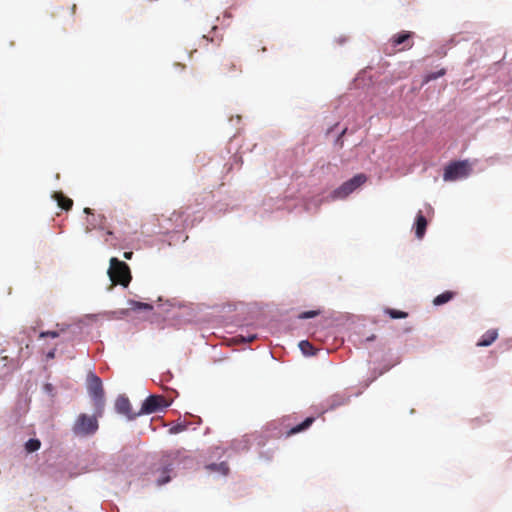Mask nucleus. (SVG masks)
<instances>
[{
	"mask_svg": "<svg viewBox=\"0 0 512 512\" xmlns=\"http://www.w3.org/2000/svg\"><path fill=\"white\" fill-rule=\"evenodd\" d=\"M108 275L114 285L127 287L132 279L129 266L119 259L113 257L110 259Z\"/></svg>",
	"mask_w": 512,
	"mask_h": 512,
	"instance_id": "obj_1",
	"label": "nucleus"
},
{
	"mask_svg": "<svg viewBox=\"0 0 512 512\" xmlns=\"http://www.w3.org/2000/svg\"><path fill=\"white\" fill-rule=\"evenodd\" d=\"M97 416L99 415L79 414L72 427L74 435L86 437L95 434L99 427Z\"/></svg>",
	"mask_w": 512,
	"mask_h": 512,
	"instance_id": "obj_2",
	"label": "nucleus"
},
{
	"mask_svg": "<svg viewBox=\"0 0 512 512\" xmlns=\"http://www.w3.org/2000/svg\"><path fill=\"white\" fill-rule=\"evenodd\" d=\"M367 181V176L363 173L355 175L353 178L344 182L341 186L335 189L330 197L332 200L336 199H345L352 192H354L357 188L362 186Z\"/></svg>",
	"mask_w": 512,
	"mask_h": 512,
	"instance_id": "obj_3",
	"label": "nucleus"
},
{
	"mask_svg": "<svg viewBox=\"0 0 512 512\" xmlns=\"http://www.w3.org/2000/svg\"><path fill=\"white\" fill-rule=\"evenodd\" d=\"M87 389L89 395L95 401V406L98 410V415H101L104 405V390L101 379L94 373H90L88 375Z\"/></svg>",
	"mask_w": 512,
	"mask_h": 512,
	"instance_id": "obj_4",
	"label": "nucleus"
},
{
	"mask_svg": "<svg viewBox=\"0 0 512 512\" xmlns=\"http://www.w3.org/2000/svg\"><path fill=\"white\" fill-rule=\"evenodd\" d=\"M470 172L468 161H456L445 167L443 178L445 181H455L467 177Z\"/></svg>",
	"mask_w": 512,
	"mask_h": 512,
	"instance_id": "obj_5",
	"label": "nucleus"
},
{
	"mask_svg": "<svg viewBox=\"0 0 512 512\" xmlns=\"http://www.w3.org/2000/svg\"><path fill=\"white\" fill-rule=\"evenodd\" d=\"M218 69L219 74L225 78H232L242 72L240 62L232 56H224Z\"/></svg>",
	"mask_w": 512,
	"mask_h": 512,
	"instance_id": "obj_6",
	"label": "nucleus"
},
{
	"mask_svg": "<svg viewBox=\"0 0 512 512\" xmlns=\"http://www.w3.org/2000/svg\"><path fill=\"white\" fill-rule=\"evenodd\" d=\"M166 400L161 395H150L145 399L138 414H151L167 407Z\"/></svg>",
	"mask_w": 512,
	"mask_h": 512,
	"instance_id": "obj_7",
	"label": "nucleus"
},
{
	"mask_svg": "<svg viewBox=\"0 0 512 512\" xmlns=\"http://www.w3.org/2000/svg\"><path fill=\"white\" fill-rule=\"evenodd\" d=\"M412 33L409 31H402L394 35L390 39L391 46L396 49L399 45H403V47L399 48L398 51L408 50L412 48L413 41L411 40Z\"/></svg>",
	"mask_w": 512,
	"mask_h": 512,
	"instance_id": "obj_8",
	"label": "nucleus"
},
{
	"mask_svg": "<svg viewBox=\"0 0 512 512\" xmlns=\"http://www.w3.org/2000/svg\"><path fill=\"white\" fill-rule=\"evenodd\" d=\"M115 409L119 414L125 415L128 420H133L140 414L133 413L129 399L125 396H119L115 402Z\"/></svg>",
	"mask_w": 512,
	"mask_h": 512,
	"instance_id": "obj_9",
	"label": "nucleus"
},
{
	"mask_svg": "<svg viewBox=\"0 0 512 512\" xmlns=\"http://www.w3.org/2000/svg\"><path fill=\"white\" fill-rule=\"evenodd\" d=\"M350 397L345 394H334L328 399V409L333 410L337 407L348 404Z\"/></svg>",
	"mask_w": 512,
	"mask_h": 512,
	"instance_id": "obj_10",
	"label": "nucleus"
},
{
	"mask_svg": "<svg viewBox=\"0 0 512 512\" xmlns=\"http://www.w3.org/2000/svg\"><path fill=\"white\" fill-rule=\"evenodd\" d=\"M498 338L497 329H490L486 331L479 341L476 343L478 347H487L490 346L496 339Z\"/></svg>",
	"mask_w": 512,
	"mask_h": 512,
	"instance_id": "obj_11",
	"label": "nucleus"
},
{
	"mask_svg": "<svg viewBox=\"0 0 512 512\" xmlns=\"http://www.w3.org/2000/svg\"><path fill=\"white\" fill-rule=\"evenodd\" d=\"M427 228V220L424 217V215L419 212L416 216L415 220V234L417 238L421 239L423 238Z\"/></svg>",
	"mask_w": 512,
	"mask_h": 512,
	"instance_id": "obj_12",
	"label": "nucleus"
},
{
	"mask_svg": "<svg viewBox=\"0 0 512 512\" xmlns=\"http://www.w3.org/2000/svg\"><path fill=\"white\" fill-rule=\"evenodd\" d=\"M54 199L57 201L58 206L63 210H70L73 206L72 199L65 196L62 192H55L53 195Z\"/></svg>",
	"mask_w": 512,
	"mask_h": 512,
	"instance_id": "obj_13",
	"label": "nucleus"
},
{
	"mask_svg": "<svg viewBox=\"0 0 512 512\" xmlns=\"http://www.w3.org/2000/svg\"><path fill=\"white\" fill-rule=\"evenodd\" d=\"M171 466H164L161 469H158L157 472L159 473V476L157 478V484L159 486L164 485L170 481V473L172 472Z\"/></svg>",
	"mask_w": 512,
	"mask_h": 512,
	"instance_id": "obj_14",
	"label": "nucleus"
},
{
	"mask_svg": "<svg viewBox=\"0 0 512 512\" xmlns=\"http://www.w3.org/2000/svg\"><path fill=\"white\" fill-rule=\"evenodd\" d=\"M314 420L315 419L313 417L306 418L302 423H300V424L296 425L295 427L291 428L289 430V432L287 433V435L290 436V435H293V434H296V433L304 431L305 429H307L308 427L311 426V424L314 422Z\"/></svg>",
	"mask_w": 512,
	"mask_h": 512,
	"instance_id": "obj_15",
	"label": "nucleus"
},
{
	"mask_svg": "<svg viewBox=\"0 0 512 512\" xmlns=\"http://www.w3.org/2000/svg\"><path fill=\"white\" fill-rule=\"evenodd\" d=\"M454 295H455V293L452 291H445L434 298L433 304L435 306L443 305V304L449 302L451 299H453Z\"/></svg>",
	"mask_w": 512,
	"mask_h": 512,
	"instance_id": "obj_16",
	"label": "nucleus"
},
{
	"mask_svg": "<svg viewBox=\"0 0 512 512\" xmlns=\"http://www.w3.org/2000/svg\"><path fill=\"white\" fill-rule=\"evenodd\" d=\"M129 308L131 310H152L153 306L149 303L139 302V301H130Z\"/></svg>",
	"mask_w": 512,
	"mask_h": 512,
	"instance_id": "obj_17",
	"label": "nucleus"
},
{
	"mask_svg": "<svg viewBox=\"0 0 512 512\" xmlns=\"http://www.w3.org/2000/svg\"><path fill=\"white\" fill-rule=\"evenodd\" d=\"M40 447H41V442L38 439H29L25 443V449L29 453H32V452H35V451L39 450Z\"/></svg>",
	"mask_w": 512,
	"mask_h": 512,
	"instance_id": "obj_18",
	"label": "nucleus"
},
{
	"mask_svg": "<svg viewBox=\"0 0 512 512\" xmlns=\"http://www.w3.org/2000/svg\"><path fill=\"white\" fill-rule=\"evenodd\" d=\"M446 74V69L444 68H441L440 70H438L437 72H430L428 73L427 75H425L424 77V83H428L430 81H433V80H436L438 79L439 77H442Z\"/></svg>",
	"mask_w": 512,
	"mask_h": 512,
	"instance_id": "obj_19",
	"label": "nucleus"
},
{
	"mask_svg": "<svg viewBox=\"0 0 512 512\" xmlns=\"http://www.w3.org/2000/svg\"><path fill=\"white\" fill-rule=\"evenodd\" d=\"M208 468L212 471H219L222 474L226 475L229 471V467L226 462H221L220 464H211Z\"/></svg>",
	"mask_w": 512,
	"mask_h": 512,
	"instance_id": "obj_20",
	"label": "nucleus"
},
{
	"mask_svg": "<svg viewBox=\"0 0 512 512\" xmlns=\"http://www.w3.org/2000/svg\"><path fill=\"white\" fill-rule=\"evenodd\" d=\"M299 347L305 355H314V348L309 341H301Z\"/></svg>",
	"mask_w": 512,
	"mask_h": 512,
	"instance_id": "obj_21",
	"label": "nucleus"
},
{
	"mask_svg": "<svg viewBox=\"0 0 512 512\" xmlns=\"http://www.w3.org/2000/svg\"><path fill=\"white\" fill-rule=\"evenodd\" d=\"M386 313L392 318V319H402L406 318L408 314L403 311H399L396 309H387Z\"/></svg>",
	"mask_w": 512,
	"mask_h": 512,
	"instance_id": "obj_22",
	"label": "nucleus"
},
{
	"mask_svg": "<svg viewBox=\"0 0 512 512\" xmlns=\"http://www.w3.org/2000/svg\"><path fill=\"white\" fill-rule=\"evenodd\" d=\"M320 314L319 310H310V311H304L299 315L300 319H309L316 317Z\"/></svg>",
	"mask_w": 512,
	"mask_h": 512,
	"instance_id": "obj_23",
	"label": "nucleus"
},
{
	"mask_svg": "<svg viewBox=\"0 0 512 512\" xmlns=\"http://www.w3.org/2000/svg\"><path fill=\"white\" fill-rule=\"evenodd\" d=\"M58 336H59V333L57 331H43L40 333L41 338H45V337L56 338Z\"/></svg>",
	"mask_w": 512,
	"mask_h": 512,
	"instance_id": "obj_24",
	"label": "nucleus"
},
{
	"mask_svg": "<svg viewBox=\"0 0 512 512\" xmlns=\"http://www.w3.org/2000/svg\"><path fill=\"white\" fill-rule=\"evenodd\" d=\"M183 430H184V426L183 425H177V426H175V427H173L171 429V432L178 433V432H181Z\"/></svg>",
	"mask_w": 512,
	"mask_h": 512,
	"instance_id": "obj_25",
	"label": "nucleus"
},
{
	"mask_svg": "<svg viewBox=\"0 0 512 512\" xmlns=\"http://www.w3.org/2000/svg\"><path fill=\"white\" fill-rule=\"evenodd\" d=\"M183 214H184V212H183V211H174V212L172 213V216H173V217H177V219H181V218H182V216H183Z\"/></svg>",
	"mask_w": 512,
	"mask_h": 512,
	"instance_id": "obj_26",
	"label": "nucleus"
},
{
	"mask_svg": "<svg viewBox=\"0 0 512 512\" xmlns=\"http://www.w3.org/2000/svg\"><path fill=\"white\" fill-rule=\"evenodd\" d=\"M55 352H56V350H55V349H53V350H51L50 352H48V354H47V358H49V359H53V358L55 357Z\"/></svg>",
	"mask_w": 512,
	"mask_h": 512,
	"instance_id": "obj_27",
	"label": "nucleus"
},
{
	"mask_svg": "<svg viewBox=\"0 0 512 512\" xmlns=\"http://www.w3.org/2000/svg\"><path fill=\"white\" fill-rule=\"evenodd\" d=\"M132 255H133V253H132V252H125V253H124V257H125L126 259H131Z\"/></svg>",
	"mask_w": 512,
	"mask_h": 512,
	"instance_id": "obj_28",
	"label": "nucleus"
},
{
	"mask_svg": "<svg viewBox=\"0 0 512 512\" xmlns=\"http://www.w3.org/2000/svg\"><path fill=\"white\" fill-rule=\"evenodd\" d=\"M375 338H376V336H375V335H371V336L367 337V339H366V340H367V341H373V340H375Z\"/></svg>",
	"mask_w": 512,
	"mask_h": 512,
	"instance_id": "obj_29",
	"label": "nucleus"
},
{
	"mask_svg": "<svg viewBox=\"0 0 512 512\" xmlns=\"http://www.w3.org/2000/svg\"><path fill=\"white\" fill-rule=\"evenodd\" d=\"M255 338H256V336H254V335H253V336H250V337L247 339V341H248V342H251V341H253Z\"/></svg>",
	"mask_w": 512,
	"mask_h": 512,
	"instance_id": "obj_30",
	"label": "nucleus"
},
{
	"mask_svg": "<svg viewBox=\"0 0 512 512\" xmlns=\"http://www.w3.org/2000/svg\"><path fill=\"white\" fill-rule=\"evenodd\" d=\"M346 131H347V128H345V129L341 132V134H340L339 138H341V137L346 133Z\"/></svg>",
	"mask_w": 512,
	"mask_h": 512,
	"instance_id": "obj_31",
	"label": "nucleus"
},
{
	"mask_svg": "<svg viewBox=\"0 0 512 512\" xmlns=\"http://www.w3.org/2000/svg\"><path fill=\"white\" fill-rule=\"evenodd\" d=\"M84 212L89 214V213H91V209L90 208H85Z\"/></svg>",
	"mask_w": 512,
	"mask_h": 512,
	"instance_id": "obj_32",
	"label": "nucleus"
},
{
	"mask_svg": "<svg viewBox=\"0 0 512 512\" xmlns=\"http://www.w3.org/2000/svg\"><path fill=\"white\" fill-rule=\"evenodd\" d=\"M75 10H76V5H73V6H72V11H73V13H75Z\"/></svg>",
	"mask_w": 512,
	"mask_h": 512,
	"instance_id": "obj_33",
	"label": "nucleus"
}]
</instances>
